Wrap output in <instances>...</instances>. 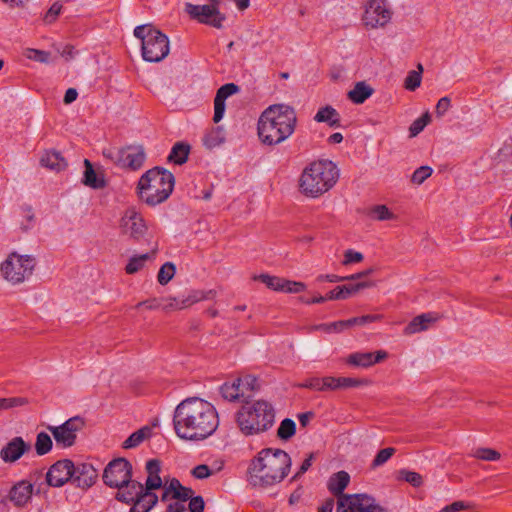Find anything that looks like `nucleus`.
<instances>
[{"label":"nucleus","mask_w":512,"mask_h":512,"mask_svg":"<svg viewBox=\"0 0 512 512\" xmlns=\"http://www.w3.org/2000/svg\"><path fill=\"white\" fill-rule=\"evenodd\" d=\"M173 425L179 438L201 441L217 430L219 417L215 407L210 402L198 397H191L176 406Z\"/></svg>","instance_id":"nucleus-1"},{"label":"nucleus","mask_w":512,"mask_h":512,"mask_svg":"<svg viewBox=\"0 0 512 512\" xmlns=\"http://www.w3.org/2000/svg\"><path fill=\"white\" fill-rule=\"evenodd\" d=\"M291 465V457L284 450L262 449L249 465L250 482L260 487L275 485L288 475Z\"/></svg>","instance_id":"nucleus-2"},{"label":"nucleus","mask_w":512,"mask_h":512,"mask_svg":"<svg viewBox=\"0 0 512 512\" xmlns=\"http://www.w3.org/2000/svg\"><path fill=\"white\" fill-rule=\"evenodd\" d=\"M297 117L293 107L285 104L269 106L258 121V135L267 145H276L289 138L296 126Z\"/></svg>","instance_id":"nucleus-3"},{"label":"nucleus","mask_w":512,"mask_h":512,"mask_svg":"<svg viewBox=\"0 0 512 512\" xmlns=\"http://www.w3.org/2000/svg\"><path fill=\"white\" fill-rule=\"evenodd\" d=\"M235 420L244 436H254L271 429L275 423V409L266 400L246 402L237 411Z\"/></svg>","instance_id":"nucleus-4"},{"label":"nucleus","mask_w":512,"mask_h":512,"mask_svg":"<svg viewBox=\"0 0 512 512\" xmlns=\"http://www.w3.org/2000/svg\"><path fill=\"white\" fill-rule=\"evenodd\" d=\"M349 482L350 476L346 471H339L328 480V490L338 497L336 512H388L367 494H344Z\"/></svg>","instance_id":"nucleus-5"},{"label":"nucleus","mask_w":512,"mask_h":512,"mask_svg":"<svg viewBox=\"0 0 512 512\" xmlns=\"http://www.w3.org/2000/svg\"><path fill=\"white\" fill-rule=\"evenodd\" d=\"M338 178L339 170L332 161H314L303 170L299 187L304 195L316 198L329 191Z\"/></svg>","instance_id":"nucleus-6"},{"label":"nucleus","mask_w":512,"mask_h":512,"mask_svg":"<svg viewBox=\"0 0 512 512\" xmlns=\"http://www.w3.org/2000/svg\"><path fill=\"white\" fill-rule=\"evenodd\" d=\"M175 185L174 175L161 167H154L144 173L138 181L141 200L150 206L166 201Z\"/></svg>","instance_id":"nucleus-7"},{"label":"nucleus","mask_w":512,"mask_h":512,"mask_svg":"<svg viewBox=\"0 0 512 512\" xmlns=\"http://www.w3.org/2000/svg\"><path fill=\"white\" fill-rule=\"evenodd\" d=\"M133 34L141 40V52L145 61L160 62L169 54L168 37L151 24L136 26Z\"/></svg>","instance_id":"nucleus-8"},{"label":"nucleus","mask_w":512,"mask_h":512,"mask_svg":"<svg viewBox=\"0 0 512 512\" xmlns=\"http://www.w3.org/2000/svg\"><path fill=\"white\" fill-rule=\"evenodd\" d=\"M35 265L36 260L33 256L12 252L1 264L0 271L8 282L20 284L32 275Z\"/></svg>","instance_id":"nucleus-9"},{"label":"nucleus","mask_w":512,"mask_h":512,"mask_svg":"<svg viewBox=\"0 0 512 512\" xmlns=\"http://www.w3.org/2000/svg\"><path fill=\"white\" fill-rule=\"evenodd\" d=\"M221 0H210L209 4L195 5L186 3L185 11L192 19L199 23L210 25L214 28H222L226 17L219 11L218 5Z\"/></svg>","instance_id":"nucleus-10"},{"label":"nucleus","mask_w":512,"mask_h":512,"mask_svg":"<svg viewBox=\"0 0 512 512\" xmlns=\"http://www.w3.org/2000/svg\"><path fill=\"white\" fill-rule=\"evenodd\" d=\"M130 478H132V465L125 458L112 460L103 472V481L111 488H121Z\"/></svg>","instance_id":"nucleus-11"},{"label":"nucleus","mask_w":512,"mask_h":512,"mask_svg":"<svg viewBox=\"0 0 512 512\" xmlns=\"http://www.w3.org/2000/svg\"><path fill=\"white\" fill-rule=\"evenodd\" d=\"M84 426V421L80 417H72L59 426L49 425L47 429L52 433L56 445L62 448H68L75 444L77 432Z\"/></svg>","instance_id":"nucleus-12"},{"label":"nucleus","mask_w":512,"mask_h":512,"mask_svg":"<svg viewBox=\"0 0 512 512\" xmlns=\"http://www.w3.org/2000/svg\"><path fill=\"white\" fill-rule=\"evenodd\" d=\"M392 14L387 0H369L364 13L365 25L371 28L383 27L390 22Z\"/></svg>","instance_id":"nucleus-13"},{"label":"nucleus","mask_w":512,"mask_h":512,"mask_svg":"<svg viewBox=\"0 0 512 512\" xmlns=\"http://www.w3.org/2000/svg\"><path fill=\"white\" fill-rule=\"evenodd\" d=\"M215 294L214 290H192L186 296L164 297L162 298L163 310L184 309L202 300L212 299Z\"/></svg>","instance_id":"nucleus-14"},{"label":"nucleus","mask_w":512,"mask_h":512,"mask_svg":"<svg viewBox=\"0 0 512 512\" xmlns=\"http://www.w3.org/2000/svg\"><path fill=\"white\" fill-rule=\"evenodd\" d=\"M75 465L70 459H62L50 466L46 473V482L51 487H62L67 482L72 483Z\"/></svg>","instance_id":"nucleus-15"},{"label":"nucleus","mask_w":512,"mask_h":512,"mask_svg":"<svg viewBox=\"0 0 512 512\" xmlns=\"http://www.w3.org/2000/svg\"><path fill=\"white\" fill-rule=\"evenodd\" d=\"M124 234L139 240L146 234L148 227L142 215L133 207L128 208L120 222Z\"/></svg>","instance_id":"nucleus-16"},{"label":"nucleus","mask_w":512,"mask_h":512,"mask_svg":"<svg viewBox=\"0 0 512 512\" xmlns=\"http://www.w3.org/2000/svg\"><path fill=\"white\" fill-rule=\"evenodd\" d=\"M30 449V444L22 437H14L1 449L0 457L5 463H14Z\"/></svg>","instance_id":"nucleus-17"},{"label":"nucleus","mask_w":512,"mask_h":512,"mask_svg":"<svg viewBox=\"0 0 512 512\" xmlns=\"http://www.w3.org/2000/svg\"><path fill=\"white\" fill-rule=\"evenodd\" d=\"M97 477L98 472L92 464L80 463L75 466L72 484L82 489H88L95 483Z\"/></svg>","instance_id":"nucleus-18"},{"label":"nucleus","mask_w":512,"mask_h":512,"mask_svg":"<svg viewBox=\"0 0 512 512\" xmlns=\"http://www.w3.org/2000/svg\"><path fill=\"white\" fill-rule=\"evenodd\" d=\"M145 159L146 154L141 145H130L122 148L121 167L138 170L143 166Z\"/></svg>","instance_id":"nucleus-19"},{"label":"nucleus","mask_w":512,"mask_h":512,"mask_svg":"<svg viewBox=\"0 0 512 512\" xmlns=\"http://www.w3.org/2000/svg\"><path fill=\"white\" fill-rule=\"evenodd\" d=\"M239 90V87L234 83H227L221 86L216 93L215 99H214V116L213 121L215 123H218L224 116L225 112V100L237 93Z\"/></svg>","instance_id":"nucleus-20"},{"label":"nucleus","mask_w":512,"mask_h":512,"mask_svg":"<svg viewBox=\"0 0 512 512\" xmlns=\"http://www.w3.org/2000/svg\"><path fill=\"white\" fill-rule=\"evenodd\" d=\"M387 357V353L385 351H377L376 353L372 352H356L352 353L348 356L346 362L349 365L367 368L376 363L381 362Z\"/></svg>","instance_id":"nucleus-21"},{"label":"nucleus","mask_w":512,"mask_h":512,"mask_svg":"<svg viewBox=\"0 0 512 512\" xmlns=\"http://www.w3.org/2000/svg\"><path fill=\"white\" fill-rule=\"evenodd\" d=\"M33 493V485L26 480L17 482L9 491V499L15 506L21 507L28 503Z\"/></svg>","instance_id":"nucleus-22"},{"label":"nucleus","mask_w":512,"mask_h":512,"mask_svg":"<svg viewBox=\"0 0 512 512\" xmlns=\"http://www.w3.org/2000/svg\"><path fill=\"white\" fill-rule=\"evenodd\" d=\"M373 286L371 281H358L356 283H349L347 285L337 286L327 294L328 300H342L347 299L353 294H356L362 289Z\"/></svg>","instance_id":"nucleus-23"},{"label":"nucleus","mask_w":512,"mask_h":512,"mask_svg":"<svg viewBox=\"0 0 512 512\" xmlns=\"http://www.w3.org/2000/svg\"><path fill=\"white\" fill-rule=\"evenodd\" d=\"M364 384L363 380L351 377H324L323 392L358 387Z\"/></svg>","instance_id":"nucleus-24"},{"label":"nucleus","mask_w":512,"mask_h":512,"mask_svg":"<svg viewBox=\"0 0 512 512\" xmlns=\"http://www.w3.org/2000/svg\"><path fill=\"white\" fill-rule=\"evenodd\" d=\"M144 492V486L135 480H130L118 488L116 499L124 503H132L136 497Z\"/></svg>","instance_id":"nucleus-25"},{"label":"nucleus","mask_w":512,"mask_h":512,"mask_svg":"<svg viewBox=\"0 0 512 512\" xmlns=\"http://www.w3.org/2000/svg\"><path fill=\"white\" fill-rule=\"evenodd\" d=\"M437 320V316L433 313H423L414 317L404 328L406 335H412L427 330L432 323Z\"/></svg>","instance_id":"nucleus-26"},{"label":"nucleus","mask_w":512,"mask_h":512,"mask_svg":"<svg viewBox=\"0 0 512 512\" xmlns=\"http://www.w3.org/2000/svg\"><path fill=\"white\" fill-rule=\"evenodd\" d=\"M84 173L82 183L92 189H102L106 186V181L103 176H98L95 172L92 163L88 159H84Z\"/></svg>","instance_id":"nucleus-27"},{"label":"nucleus","mask_w":512,"mask_h":512,"mask_svg":"<svg viewBox=\"0 0 512 512\" xmlns=\"http://www.w3.org/2000/svg\"><path fill=\"white\" fill-rule=\"evenodd\" d=\"M158 497L155 493L144 491L134 499L133 506L129 512H149L157 503Z\"/></svg>","instance_id":"nucleus-28"},{"label":"nucleus","mask_w":512,"mask_h":512,"mask_svg":"<svg viewBox=\"0 0 512 512\" xmlns=\"http://www.w3.org/2000/svg\"><path fill=\"white\" fill-rule=\"evenodd\" d=\"M43 167L50 170L61 171L66 168L67 162L60 152L55 150L46 151L40 159Z\"/></svg>","instance_id":"nucleus-29"},{"label":"nucleus","mask_w":512,"mask_h":512,"mask_svg":"<svg viewBox=\"0 0 512 512\" xmlns=\"http://www.w3.org/2000/svg\"><path fill=\"white\" fill-rule=\"evenodd\" d=\"M240 384L237 378L232 382L224 383L220 387L221 396L229 402L246 401Z\"/></svg>","instance_id":"nucleus-30"},{"label":"nucleus","mask_w":512,"mask_h":512,"mask_svg":"<svg viewBox=\"0 0 512 512\" xmlns=\"http://www.w3.org/2000/svg\"><path fill=\"white\" fill-rule=\"evenodd\" d=\"M314 120L319 123L325 122L331 128L341 127L340 115L337 110L330 105L320 108L314 116Z\"/></svg>","instance_id":"nucleus-31"},{"label":"nucleus","mask_w":512,"mask_h":512,"mask_svg":"<svg viewBox=\"0 0 512 512\" xmlns=\"http://www.w3.org/2000/svg\"><path fill=\"white\" fill-rule=\"evenodd\" d=\"M204 500L201 496H195L189 502L188 507L182 502H173L167 506V512H203Z\"/></svg>","instance_id":"nucleus-32"},{"label":"nucleus","mask_w":512,"mask_h":512,"mask_svg":"<svg viewBox=\"0 0 512 512\" xmlns=\"http://www.w3.org/2000/svg\"><path fill=\"white\" fill-rule=\"evenodd\" d=\"M373 92L374 90L370 85L366 84L364 81H360L348 92V98L355 104H362Z\"/></svg>","instance_id":"nucleus-33"},{"label":"nucleus","mask_w":512,"mask_h":512,"mask_svg":"<svg viewBox=\"0 0 512 512\" xmlns=\"http://www.w3.org/2000/svg\"><path fill=\"white\" fill-rule=\"evenodd\" d=\"M170 490L173 491L172 498L178 500L177 502L185 504L187 500L191 501V499L194 498V491L189 487L183 486L176 478L170 481Z\"/></svg>","instance_id":"nucleus-34"},{"label":"nucleus","mask_w":512,"mask_h":512,"mask_svg":"<svg viewBox=\"0 0 512 512\" xmlns=\"http://www.w3.org/2000/svg\"><path fill=\"white\" fill-rule=\"evenodd\" d=\"M190 146L183 142H177L168 156V160L177 165H182L188 160Z\"/></svg>","instance_id":"nucleus-35"},{"label":"nucleus","mask_w":512,"mask_h":512,"mask_svg":"<svg viewBox=\"0 0 512 512\" xmlns=\"http://www.w3.org/2000/svg\"><path fill=\"white\" fill-rule=\"evenodd\" d=\"M152 435V429L148 426H144L132 433L124 442L123 448L131 449L140 445L145 439L150 438Z\"/></svg>","instance_id":"nucleus-36"},{"label":"nucleus","mask_w":512,"mask_h":512,"mask_svg":"<svg viewBox=\"0 0 512 512\" xmlns=\"http://www.w3.org/2000/svg\"><path fill=\"white\" fill-rule=\"evenodd\" d=\"M155 254H156V250L152 251V253H145V254L131 257L125 267L126 273L127 274L137 273L144 267L146 261L154 258Z\"/></svg>","instance_id":"nucleus-37"},{"label":"nucleus","mask_w":512,"mask_h":512,"mask_svg":"<svg viewBox=\"0 0 512 512\" xmlns=\"http://www.w3.org/2000/svg\"><path fill=\"white\" fill-rule=\"evenodd\" d=\"M225 140V132L222 126L212 129L205 137L204 144L208 148H214L222 144Z\"/></svg>","instance_id":"nucleus-38"},{"label":"nucleus","mask_w":512,"mask_h":512,"mask_svg":"<svg viewBox=\"0 0 512 512\" xmlns=\"http://www.w3.org/2000/svg\"><path fill=\"white\" fill-rule=\"evenodd\" d=\"M53 442L51 437L46 432H39L36 436L35 450L37 455L43 456L49 453L52 449Z\"/></svg>","instance_id":"nucleus-39"},{"label":"nucleus","mask_w":512,"mask_h":512,"mask_svg":"<svg viewBox=\"0 0 512 512\" xmlns=\"http://www.w3.org/2000/svg\"><path fill=\"white\" fill-rule=\"evenodd\" d=\"M470 456L483 461H498L501 458L498 451L486 447L473 449Z\"/></svg>","instance_id":"nucleus-40"},{"label":"nucleus","mask_w":512,"mask_h":512,"mask_svg":"<svg viewBox=\"0 0 512 512\" xmlns=\"http://www.w3.org/2000/svg\"><path fill=\"white\" fill-rule=\"evenodd\" d=\"M296 433V424L295 422L290 418H285L281 421L278 429H277V436L281 440H289L292 438Z\"/></svg>","instance_id":"nucleus-41"},{"label":"nucleus","mask_w":512,"mask_h":512,"mask_svg":"<svg viewBox=\"0 0 512 512\" xmlns=\"http://www.w3.org/2000/svg\"><path fill=\"white\" fill-rule=\"evenodd\" d=\"M237 380L241 382L240 386L244 393V398L247 400L251 397V392H254L259 389L258 379L253 375H245L243 377H238Z\"/></svg>","instance_id":"nucleus-42"},{"label":"nucleus","mask_w":512,"mask_h":512,"mask_svg":"<svg viewBox=\"0 0 512 512\" xmlns=\"http://www.w3.org/2000/svg\"><path fill=\"white\" fill-rule=\"evenodd\" d=\"M176 272V267L172 262H166L164 263L157 275V280L159 284L166 285L168 282L172 280Z\"/></svg>","instance_id":"nucleus-43"},{"label":"nucleus","mask_w":512,"mask_h":512,"mask_svg":"<svg viewBox=\"0 0 512 512\" xmlns=\"http://www.w3.org/2000/svg\"><path fill=\"white\" fill-rule=\"evenodd\" d=\"M255 280H259L264 283L268 288L274 291H282L284 278L277 276H271L269 274H260L255 277Z\"/></svg>","instance_id":"nucleus-44"},{"label":"nucleus","mask_w":512,"mask_h":512,"mask_svg":"<svg viewBox=\"0 0 512 512\" xmlns=\"http://www.w3.org/2000/svg\"><path fill=\"white\" fill-rule=\"evenodd\" d=\"M23 55L29 59L33 60L35 62L49 63L50 60V53L44 50L34 49V48H26L23 52Z\"/></svg>","instance_id":"nucleus-45"},{"label":"nucleus","mask_w":512,"mask_h":512,"mask_svg":"<svg viewBox=\"0 0 512 512\" xmlns=\"http://www.w3.org/2000/svg\"><path fill=\"white\" fill-rule=\"evenodd\" d=\"M419 71H410L405 78L404 86L409 91H414L416 88H418L421 84V73L423 71L422 65H418Z\"/></svg>","instance_id":"nucleus-46"},{"label":"nucleus","mask_w":512,"mask_h":512,"mask_svg":"<svg viewBox=\"0 0 512 512\" xmlns=\"http://www.w3.org/2000/svg\"><path fill=\"white\" fill-rule=\"evenodd\" d=\"M431 117L429 112L424 113L421 117L417 118L412 122L409 127V133L411 137L417 136L430 122Z\"/></svg>","instance_id":"nucleus-47"},{"label":"nucleus","mask_w":512,"mask_h":512,"mask_svg":"<svg viewBox=\"0 0 512 512\" xmlns=\"http://www.w3.org/2000/svg\"><path fill=\"white\" fill-rule=\"evenodd\" d=\"M395 448L388 447L380 450L372 461L371 467L376 468L384 465L395 453Z\"/></svg>","instance_id":"nucleus-48"},{"label":"nucleus","mask_w":512,"mask_h":512,"mask_svg":"<svg viewBox=\"0 0 512 512\" xmlns=\"http://www.w3.org/2000/svg\"><path fill=\"white\" fill-rule=\"evenodd\" d=\"M432 174V168L429 167V166H421L419 168H417L412 176H411V181L414 183V184H422L428 177H430Z\"/></svg>","instance_id":"nucleus-49"},{"label":"nucleus","mask_w":512,"mask_h":512,"mask_svg":"<svg viewBox=\"0 0 512 512\" xmlns=\"http://www.w3.org/2000/svg\"><path fill=\"white\" fill-rule=\"evenodd\" d=\"M324 377H311L306 379L304 382L298 384V387L311 389L317 392H323Z\"/></svg>","instance_id":"nucleus-50"},{"label":"nucleus","mask_w":512,"mask_h":512,"mask_svg":"<svg viewBox=\"0 0 512 512\" xmlns=\"http://www.w3.org/2000/svg\"><path fill=\"white\" fill-rule=\"evenodd\" d=\"M62 7L63 6L60 2H54L44 15V22L47 24H52L55 22L62 11Z\"/></svg>","instance_id":"nucleus-51"},{"label":"nucleus","mask_w":512,"mask_h":512,"mask_svg":"<svg viewBox=\"0 0 512 512\" xmlns=\"http://www.w3.org/2000/svg\"><path fill=\"white\" fill-rule=\"evenodd\" d=\"M400 473L402 479H404L406 482L410 483L414 487H419L423 483L422 476L417 472L402 470Z\"/></svg>","instance_id":"nucleus-52"},{"label":"nucleus","mask_w":512,"mask_h":512,"mask_svg":"<svg viewBox=\"0 0 512 512\" xmlns=\"http://www.w3.org/2000/svg\"><path fill=\"white\" fill-rule=\"evenodd\" d=\"M306 289L303 282L291 281L284 279L282 292L287 293H300Z\"/></svg>","instance_id":"nucleus-53"},{"label":"nucleus","mask_w":512,"mask_h":512,"mask_svg":"<svg viewBox=\"0 0 512 512\" xmlns=\"http://www.w3.org/2000/svg\"><path fill=\"white\" fill-rule=\"evenodd\" d=\"M26 404H28V400L24 397L2 398V407L4 410L24 406Z\"/></svg>","instance_id":"nucleus-54"},{"label":"nucleus","mask_w":512,"mask_h":512,"mask_svg":"<svg viewBox=\"0 0 512 512\" xmlns=\"http://www.w3.org/2000/svg\"><path fill=\"white\" fill-rule=\"evenodd\" d=\"M372 212L375 215V218L380 221L394 218V214L385 205L375 206Z\"/></svg>","instance_id":"nucleus-55"},{"label":"nucleus","mask_w":512,"mask_h":512,"mask_svg":"<svg viewBox=\"0 0 512 512\" xmlns=\"http://www.w3.org/2000/svg\"><path fill=\"white\" fill-rule=\"evenodd\" d=\"M313 458H314V454L313 453L308 455V457L302 462V464L299 467L298 471L291 478V481H297L298 479H300V477L303 474H305L308 471V469L312 466Z\"/></svg>","instance_id":"nucleus-56"},{"label":"nucleus","mask_w":512,"mask_h":512,"mask_svg":"<svg viewBox=\"0 0 512 512\" xmlns=\"http://www.w3.org/2000/svg\"><path fill=\"white\" fill-rule=\"evenodd\" d=\"M451 107V99L447 96L440 98L436 105L435 113L437 117H442Z\"/></svg>","instance_id":"nucleus-57"},{"label":"nucleus","mask_w":512,"mask_h":512,"mask_svg":"<svg viewBox=\"0 0 512 512\" xmlns=\"http://www.w3.org/2000/svg\"><path fill=\"white\" fill-rule=\"evenodd\" d=\"M192 475L196 479H206L212 475V470L205 464L198 465L192 469Z\"/></svg>","instance_id":"nucleus-58"},{"label":"nucleus","mask_w":512,"mask_h":512,"mask_svg":"<svg viewBox=\"0 0 512 512\" xmlns=\"http://www.w3.org/2000/svg\"><path fill=\"white\" fill-rule=\"evenodd\" d=\"M162 486V480L159 475H148L145 483L144 491L152 492Z\"/></svg>","instance_id":"nucleus-59"},{"label":"nucleus","mask_w":512,"mask_h":512,"mask_svg":"<svg viewBox=\"0 0 512 512\" xmlns=\"http://www.w3.org/2000/svg\"><path fill=\"white\" fill-rule=\"evenodd\" d=\"M363 260V255L360 252L349 249L344 254V265H349L351 263H358Z\"/></svg>","instance_id":"nucleus-60"},{"label":"nucleus","mask_w":512,"mask_h":512,"mask_svg":"<svg viewBox=\"0 0 512 512\" xmlns=\"http://www.w3.org/2000/svg\"><path fill=\"white\" fill-rule=\"evenodd\" d=\"M103 156L111 160L113 163L121 166L122 149H105L103 151Z\"/></svg>","instance_id":"nucleus-61"},{"label":"nucleus","mask_w":512,"mask_h":512,"mask_svg":"<svg viewBox=\"0 0 512 512\" xmlns=\"http://www.w3.org/2000/svg\"><path fill=\"white\" fill-rule=\"evenodd\" d=\"M468 508H470V504L464 501H455L452 504L443 507L439 512H459Z\"/></svg>","instance_id":"nucleus-62"},{"label":"nucleus","mask_w":512,"mask_h":512,"mask_svg":"<svg viewBox=\"0 0 512 512\" xmlns=\"http://www.w3.org/2000/svg\"><path fill=\"white\" fill-rule=\"evenodd\" d=\"M142 306H145L147 309H150V310H155V309H159V308L163 309L162 298H160V299L154 298V299L139 302L136 305V308H140Z\"/></svg>","instance_id":"nucleus-63"},{"label":"nucleus","mask_w":512,"mask_h":512,"mask_svg":"<svg viewBox=\"0 0 512 512\" xmlns=\"http://www.w3.org/2000/svg\"><path fill=\"white\" fill-rule=\"evenodd\" d=\"M146 471L148 475H159L161 471V463L157 459H150L146 463Z\"/></svg>","instance_id":"nucleus-64"}]
</instances>
